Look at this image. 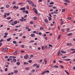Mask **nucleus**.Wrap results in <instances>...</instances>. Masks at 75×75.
<instances>
[{"instance_id":"1","label":"nucleus","mask_w":75,"mask_h":75,"mask_svg":"<svg viewBox=\"0 0 75 75\" xmlns=\"http://www.w3.org/2000/svg\"><path fill=\"white\" fill-rule=\"evenodd\" d=\"M33 11H34L35 13L36 14H38L37 10V9H35V8H33Z\"/></svg>"},{"instance_id":"2","label":"nucleus","mask_w":75,"mask_h":75,"mask_svg":"<svg viewBox=\"0 0 75 75\" xmlns=\"http://www.w3.org/2000/svg\"><path fill=\"white\" fill-rule=\"evenodd\" d=\"M24 58L25 59H27L28 58V54H26L25 56H24Z\"/></svg>"},{"instance_id":"3","label":"nucleus","mask_w":75,"mask_h":75,"mask_svg":"<svg viewBox=\"0 0 75 75\" xmlns=\"http://www.w3.org/2000/svg\"><path fill=\"white\" fill-rule=\"evenodd\" d=\"M60 21H61V25H62V24H64V21L62 20V19H61Z\"/></svg>"},{"instance_id":"4","label":"nucleus","mask_w":75,"mask_h":75,"mask_svg":"<svg viewBox=\"0 0 75 75\" xmlns=\"http://www.w3.org/2000/svg\"><path fill=\"white\" fill-rule=\"evenodd\" d=\"M27 2H28V3H29V4H33V2L31 1H29V0H27Z\"/></svg>"},{"instance_id":"5","label":"nucleus","mask_w":75,"mask_h":75,"mask_svg":"<svg viewBox=\"0 0 75 75\" xmlns=\"http://www.w3.org/2000/svg\"><path fill=\"white\" fill-rule=\"evenodd\" d=\"M58 10L56 9L55 11H54V13L56 14H58Z\"/></svg>"},{"instance_id":"6","label":"nucleus","mask_w":75,"mask_h":75,"mask_svg":"<svg viewBox=\"0 0 75 75\" xmlns=\"http://www.w3.org/2000/svg\"><path fill=\"white\" fill-rule=\"evenodd\" d=\"M25 7L24 8H20V10H21L22 11H23V10H25Z\"/></svg>"},{"instance_id":"7","label":"nucleus","mask_w":75,"mask_h":75,"mask_svg":"<svg viewBox=\"0 0 75 75\" xmlns=\"http://www.w3.org/2000/svg\"><path fill=\"white\" fill-rule=\"evenodd\" d=\"M64 1L65 2H66L67 3H70V1L68 0H64Z\"/></svg>"},{"instance_id":"8","label":"nucleus","mask_w":75,"mask_h":75,"mask_svg":"<svg viewBox=\"0 0 75 75\" xmlns=\"http://www.w3.org/2000/svg\"><path fill=\"white\" fill-rule=\"evenodd\" d=\"M18 53V51L17 50H16L15 52H14V55H16L17 54V53Z\"/></svg>"},{"instance_id":"9","label":"nucleus","mask_w":75,"mask_h":75,"mask_svg":"<svg viewBox=\"0 0 75 75\" xmlns=\"http://www.w3.org/2000/svg\"><path fill=\"white\" fill-rule=\"evenodd\" d=\"M44 62H45V64H47V58H45L44 59Z\"/></svg>"},{"instance_id":"10","label":"nucleus","mask_w":75,"mask_h":75,"mask_svg":"<svg viewBox=\"0 0 75 75\" xmlns=\"http://www.w3.org/2000/svg\"><path fill=\"white\" fill-rule=\"evenodd\" d=\"M31 5L33 7H36L37 6H36V5L34 4L33 2L32 3Z\"/></svg>"},{"instance_id":"11","label":"nucleus","mask_w":75,"mask_h":75,"mask_svg":"<svg viewBox=\"0 0 75 75\" xmlns=\"http://www.w3.org/2000/svg\"><path fill=\"white\" fill-rule=\"evenodd\" d=\"M11 40V38H9L8 39H7V41H10Z\"/></svg>"},{"instance_id":"12","label":"nucleus","mask_w":75,"mask_h":75,"mask_svg":"<svg viewBox=\"0 0 75 75\" xmlns=\"http://www.w3.org/2000/svg\"><path fill=\"white\" fill-rule=\"evenodd\" d=\"M61 52H62V53H63V54H65L66 53V52L64 51H63V50H61Z\"/></svg>"},{"instance_id":"13","label":"nucleus","mask_w":75,"mask_h":75,"mask_svg":"<svg viewBox=\"0 0 75 75\" xmlns=\"http://www.w3.org/2000/svg\"><path fill=\"white\" fill-rule=\"evenodd\" d=\"M35 71V70L34 69L32 70L31 71V73H34V72Z\"/></svg>"},{"instance_id":"14","label":"nucleus","mask_w":75,"mask_h":75,"mask_svg":"<svg viewBox=\"0 0 75 75\" xmlns=\"http://www.w3.org/2000/svg\"><path fill=\"white\" fill-rule=\"evenodd\" d=\"M65 61H71V59H65Z\"/></svg>"},{"instance_id":"15","label":"nucleus","mask_w":75,"mask_h":75,"mask_svg":"<svg viewBox=\"0 0 75 75\" xmlns=\"http://www.w3.org/2000/svg\"><path fill=\"white\" fill-rule=\"evenodd\" d=\"M45 21L47 23H48V20L46 19H45Z\"/></svg>"},{"instance_id":"16","label":"nucleus","mask_w":75,"mask_h":75,"mask_svg":"<svg viewBox=\"0 0 75 75\" xmlns=\"http://www.w3.org/2000/svg\"><path fill=\"white\" fill-rule=\"evenodd\" d=\"M35 35L34 34H32L30 35L31 37H34V36H35Z\"/></svg>"},{"instance_id":"17","label":"nucleus","mask_w":75,"mask_h":75,"mask_svg":"<svg viewBox=\"0 0 75 75\" xmlns=\"http://www.w3.org/2000/svg\"><path fill=\"white\" fill-rule=\"evenodd\" d=\"M61 35H59L58 37L57 38V40H59V38H61Z\"/></svg>"},{"instance_id":"18","label":"nucleus","mask_w":75,"mask_h":75,"mask_svg":"<svg viewBox=\"0 0 75 75\" xmlns=\"http://www.w3.org/2000/svg\"><path fill=\"white\" fill-rule=\"evenodd\" d=\"M8 48H7V47H6L5 48V51H6V52H8Z\"/></svg>"},{"instance_id":"19","label":"nucleus","mask_w":75,"mask_h":75,"mask_svg":"<svg viewBox=\"0 0 75 75\" xmlns=\"http://www.w3.org/2000/svg\"><path fill=\"white\" fill-rule=\"evenodd\" d=\"M45 72H46L45 71L43 72H42V73H41V74L42 75H44V74H45V73H46Z\"/></svg>"},{"instance_id":"20","label":"nucleus","mask_w":75,"mask_h":75,"mask_svg":"<svg viewBox=\"0 0 75 75\" xmlns=\"http://www.w3.org/2000/svg\"><path fill=\"white\" fill-rule=\"evenodd\" d=\"M59 54H60V51L59 50L58 52L57 56H58V57H59Z\"/></svg>"},{"instance_id":"21","label":"nucleus","mask_w":75,"mask_h":75,"mask_svg":"<svg viewBox=\"0 0 75 75\" xmlns=\"http://www.w3.org/2000/svg\"><path fill=\"white\" fill-rule=\"evenodd\" d=\"M67 35V36H70V35H72V33H70L68 34Z\"/></svg>"},{"instance_id":"22","label":"nucleus","mask_w":75,"mask_h":75,"mask_svg":"<svg viewBox=\"0 0 75 75\" xmlns=\"http://www.w3.org/2000/svg\"><path fill=\"white\" fill-rule=\"evenodd\" d=\"M16 64L17 65H20V63L19 62H18L16 63Z\"/></svg>"},{"instance_id":"23","label":"nucleus","mask_w":75,"mask_h":75,"mask_svg":"<svg viewBox=\"0 0 75 75\" xmlns=\"http://www.w3.org/2000/svg\"><path fill=\"white\" fill-rule=\"evenodd\" d=\"M40 30H44V28L42 27H41L40 28Z\"/></svg>"},{"instance_id":"24","label":"nucleus","mask_w":75,"mask_h":75,"mask_svg":"<svg viewBox=\"0 0 75 75\" xmlns=\"http://www.w3.org/2000/svg\"><path fill=\"white\" fill-rule=\"evenodd\" d=\"M6 8H9L10 7V5H7L6 6Z\"/></svg>"},{"instance_id":"25","label":"nucleus","mask_w":75,"mask_h":75,"mask_svg":"<svg viewBox=\"0 0 75 75\" xmlns=\"http://www.w3.org/2000/svg\"><path fill=\"white\" fill-rule=\"evenodd\" d=\"M54 68H59V67L57 65H55L53 67Z\"/></svg>"},{"instance_id":"26","label":"nucleus","mask_w":75,"mask_h":75,"mask_svg":"<svg viewBox=\"0 0 75 75\" xmlns=\"http://www.w3.org/2000/svg\"><path fill=\"white\" fill-rule=\"evenodd\" d=\"M13 62H16L17 61V60H16V59H13Z\"/></svg>"},{"instance_id":"27","label":"nucleus","mask_w":75,"mask_h":75,"mask_svg":"<svg viewBox=\"0 0 75 75\" xmlns=\"http://www.w3.org/2000/svg\"><path fill=\"white\" fill-rule=\"evenodd\" d=\"M48 17L49 18V21H51V20H52V18H51V17Z\"/></svg>"},{"instance_id":"28","label":"nucleus","mask_w":75,"mask_h":75,"mask_svg":"<svg viewBox=\"0 0 75 75\" xmlns=\"http://www.w3.org/2000/svg\"><path fill=\"white\" fill-rule=\"evenodd\" d=\"M17 23V21H15L14 22V24H16Z\"/></svg>"},{"instance_id":"29","label":"nucleus","mask_w":75,"mask_h":75,"mask_svg":"<svg viewBox=\"0 0 75 75\" xmlns=\"http://www.w3.org/2000/svg\"><path fill=\"white\" fill-rule=\"evenodd\" d=\"M23 64H24V65H28V63L24 62Z\"/></svg>"},{"instance_id":"30","label":"nucleus","mask_w":75,"mask_h":75,"mask_svg":"<svg viewBox=\"0 0 75 75\" xmlns=\"http://www.w3.org/2000/svg\"><path fill=\"white\" fill-rule=\"evenodd\" d=\"M22 4H23V2H20L18 4V5H21Z\"/></svg>"},{"instance_id":"31","label":"nucleus","mask_w":75,"mask_h":75,"mask_svg":"<svg viewBox=\"0 0 75 75\" xmlns=\"http://www.w3.org/2000/svg\"><path fill=\"white\" fill-rule=\"evenodd\" d=\"M17 72H18V71L17 70H15L14 72V74H17Z\"/></svg>"},{"instance_id":"32","label":"nucleus","mask_w":75,"mask_h":75,"mask_svg":"<svg viewBox=\"0 0 75 75\" xmlns=\"http://www.w3.org/2000/svg\"><path fill=\"white\" fill-rule=\"evenodd\" d=\"M13 44H17V42H16V41H13Z\"/></svg>"},{"instance_id":"33","label":"nucleus","mask_w":75,"mask_h":75,"mask_svg":"<svg viewBox=\"0 0 75 75\" xmlns=\"http://www.w3.org/2000/svg\"><path fill=\"white\" fill-rule=\"evenodd\" d=\"M65 71L67 75H69V73H68V71L67 70H65Z\"/></svg>"},{"instance_id":"34","label":"nucleus","mask_w":75,"mask_h":75,"mask_svg":"<svg viewBox=\"0 0 75 75\" xmlns=\"http://www.w3.org/2000/svg\"><path fill=\"white\" fill-rule=\"evenodd\" d=\"M26 8L28 10H29V6L28 5L26 6Z\"/></svg>"},{"instance_id":"35","label":"nucleus","mask_w":75,"mask_h":75,"mask_svg":"<svg viewBox=\"0 0 75 75\" xmlns=\"http://www.w3.org/2000/svg\"><path fill=\"white\" fill-rule=\"evenodd\" d=\"M25 69H26V70H27H27H29V69H29V68L28 67L25 68Z\"/></svg>"},{"instance_id":"36","label":"nucleus","mask_w":75,"mask_h":75,"mask_svg":"<svg viewBox=\"0 0 75 75\" xmlns=\"http://www.w3.org/2000/svg\"><path fill=\"white\" fill-rule=\"evenodd\" d=\"M33 19L34 20H37V17H35L33 18Z\"/></svg>"},{"instance_id":"37","label":"nucleus","mask_w":75,"mask_h":75,"mask_svg":"<svg viewBox=\"0 0 75 75\" xmlns=\"http://www.w3.org/2000/svg\"><path fill=\"white\" fill-rule=\"evenodd\" d=\"M44 48H45V47L44 46H42V50H43Z\"/></svg>"},{"instance_id":"38","label":"nucleus","mask_w":75,"mask_h":75,"mask_svg":"<svg viewBox=\"0 0 75 75\" xmlns=\"http://www.w3.org/2000/svg\"><path fill=\"white\" fill-rule=\"evenodd\" d=\"M12 21H13V20H11V21H9L8 22V23H10Z\"/></svg>"},{"instance_id":"39","label":"nucleus","mask_w":75,"mask_h":75,"mask_svg":"<svg viewBox=\"0 0 75 75\" xmlns=\"http://www.w3.org/2000/svg\"><path fill=\"white\" fill-rule=\"evenodd\" d=\"M54 2H52L51 3H49L50 4H54Z\"/></svg>"},{"instance_id":"40","label":"nucleus","mask_w":75,"mask_h":75,"mask_svg":"<svg viewBox=\"0 0 75 75\" xmlns=\"http://www.w3.org/2000/svg\"><path fill=\"white\" fill-rule=\"evenodd\" d=\"M21 48H24V45H21Z\"/></svg>"},{"instance_id":"41","label":"nucleus","mask_w":75,"mask_h":75,"mask_svg":"<svg viewBox=\"0 0 75 75\" xmlns=\"http://www.w3.org/2000/svg\"><path fill=\"white\" fill-rule=\"evenodd\" d=\"M29 63H31L32 62V61L31 60H30L28 61Z\"/></svg>"},{"instance_id":"42","label":"nucleus","mask_w":75,"mask_h":75,"mask_svg":"<svg viewBox=\"0 0 75 75\" xmlns=\"http://www.w3.org/2000/svg\"><path fill=\"white\" fill-rule=\"evenodd\" d=\"M11 17H8L7 18V20H10V19H11Z\"/></svg>"},{"instance_id":"43","label":"nucleus","mask_w":75,"mask_h":75,"mask_svg":"<svg viewBox=\"0 0 75 75\" xmlns=\"http://www.w3.org/2000/svg\"><path fill=\"white\" fill-rule=\"evenodd\" d=\"M7 68H6L5 70V72H7Z\"/></svg>"},{"instance_id":"44","label":"nucleus","mask_w":75,"mask_h":75,"mask_svg":"<svg viewBox=\"0 0 75 75\" xmlns=\"http://www.w3.org/2000/svg\"><path fill=\"white\" fill-rule=\"evenodd\" d=\"M26 14H28V10H26L25 12Z\"/></svg>"},{"instance_id":"45","label":"nucleus","mask_w":75,"mask_h":75,"mask_svg":"<svg viewBox=\"0 0 75 75\" xmlns=\"http://www.w3.org/2000/svg\"><path fill=\"white\" fill-rule=\"evenodd\" d=\"M69 46H72V44L71 43H69Z\"/></svg>"},{"instance_id":"46","label":"nucleus","mask_w":75,"mask_h":75,"mask_svg":"<svg viewBox=\"0 0 75 75\" xmlns=\"http://www.w3.org/2000/svg\"><path fill=\"white\" fill-rule=\"evenodd\" d=\"M53 8L54 9H57V8L55 6H53Z\"/></svg>"},{"instance_id":"47","label":"nucleus","mask_w":75,"mask_h":75,"mask_svg":"<svg viewBox=\"0 0 75 75\" xmlns=\"http://www.w3.org/2000/svg\"><path fill=\"white\" fill-rule=\"evenodd\" d=\"M65 11V9H62V12H64Z\"/></svg>"},{"instance_id":"48","label":"nucleus","mask_w":75,"mask_h":75,"mask_svg":"<svg viewBox=\"0 0 75 75\" xmlns=\"http://www.w3.org/2000/svg\"><path fill=\"white\" fill-rule=\"evenodd\" d=\"M70 30V29H69V28H68L67 29V31H69Z\"/></svg>"},{"instance_id":"49","label":"nucleus","mask_w":75,"mask_h":75,"mask_svg":"<svg viewBox=\"0 0 75 75\" xmlns=\"http://www.w3.org/2000/svg\"><path fill=\"white\" fill-rule=\"evenodd\" d=\"M33 57L34 56L33 54H31L30 56V57H31V58H33Z\"/></svg>"},{"instance_id":"50","label":"nucleus","mask_w":75,"mask_h":75,"mask_svg":"<svg viewBox=\"0 0 75 75\" xmlns=\"http://www.w3.org/2000/svg\"><path fill=\"white\" fill-rule=\"evenodd\" d=\"M21 52L22 53H23V52H25V51H23V50H22V51H21Z\"/></svg>"},{"instance_id":"51","label":"nucleus","mask_w":75,"mask_h":75,"mask_svg":"<svg viewBox=\"0 0 75 75\" xmlns=\"http://www.w3.org/2000/svg\"><path fill=\"white\" fill-rule=\"evenodd\" d=\"M29 28V27H28V26H26V30H28Z\"/></svg>"},{"instance_id":"52","label":"nucleus","mask_w":75,"mask_h":75,"mask_svg":"<svg viewBox=\"0 0 75 75\" xmlns=\"http://www.w3.org/2000/svg\"><path fill=\"white\" fill-rule=\"evenodd\" d=\"M49 47H52V45L51 44H49Z\"/></svg>"},{"instance_id":"53","label":"nucleus","mask_w":75,"mask_h":75,"mask_svg":"<svg viewBox=\"0 0 75 75\" xmlns=\"http://www.w3.org/2000/svg\"><path fill=\"white\" fill-rule=\"evenodd\" d=\"M40 67V65H38L37 67H36V68H38Z\"/></svg>"},{"instance_id":"54","label":"nucleus","mask_w":75,"mask_h":75,"mask_svg":"<svg viewBox=\"0 0 75 75\" xmlns=\"http://www.w3.org/2000/svg\"><path fill=\"white\" fill-rule=\"evenodd\" d=\"M4 35H8V33H5Z\"/></svg>"},{"instance_id":"55","label":"nucleus","mask_w":75,"mask_h":75,"mask_svg":"<svg viewBox=\"0 0 75 75\" xmlns=\"http://www.w3.org/2000/svg\"><path fill=\"white\" fill-rule=\"evenodd\" d=\"M60 67H61V68H62L63 69H64V67L62 65H60Z\"/></svg>"},{"instance_id":"56","label":"nucleus","mask_w":75,"mask_h":75,"mask_svg":"<svg viewBox=\"0 0 75 75\" xmlns=\"http://www.w3.org/2000/svg\"><path fill=\"white\" fill-rule=\"evenodd\" d=\"M49 7H52L53 6V5H49Z\"/></svg>"},{"instance_id":"57","label":"nucleus","mask_w":75,"mask_h":75,"mask_svg":"<svg viewBox=\"0 0 75 75\" xmlns=\"http://www.w3.org/2000/svg\"><path fill=\"white\" fill-rule=\"evenodd\" d=\"M10 13H8L7 14V16H10Z\"/></svg>"},{"instance_id":"58","label":"nucleus","mask_w":75,"mask_h":75,"mask_svg":"<svg viewBox=\"0 0 75 75\" xmlns=\"http://www.w3.org/2000/svg\"><path fill=\"white\" fill-rule=\"evenodd\" d=\"M70 50L71 51H74V50H75L74 49H71Z\"/></svg>"},{"instance_id":"59","label":"nucleus","mask_w":75,"mask_h":75,"mask_svg":"<svg viewBox=\"0 0 75 75\" xmlns=\"http://www.w3.org/2000/svg\"><path fill=\"white\" fill-rule=\"evenodd\" d=\"M67 56H64L63 57H62V58H66Z\"/></svg>"},{"instance_id":"60","label":"nucleus","mask_w":75,"mask_h":75,"mask_svg":"<svg viewBox=\"0 0 75 75\" xmlns=\"http://www.w3.org/2000/svg\"><path fill=\"white\" fill-rule=\"evenodd\" d=\"M3 41V39H1V40H0V42H2V41Z\"/></svg>"},{"instance_id":"61","label":"nucleus","mask_w":75,"mask_h":75,"mask_svg":"<svg viewBox=\"0 0 75 75\" xmlns=\"http://www.w3.org/2000/svg\"><path fill=\"white\" fill-rule=\"evenodd\" d=\"M19 20L20 21H24V20L23 19H19Z\"/></svg>"},{"instance_id":"62","label":"nucleus","mask_w":75,"mask_h":75,"mask_svg":"<svg viewBox=\"0 0 75 75\" xmlns=\"http://www.w3.org/2000/svg\"><path fill=\"white\" fill-rule=\"evenodd\" d=\"M74 53H75V50L74 51L71 52L72 54H74Z\"/></svg>"},{"instance_id":"63","label":"nucleus","mask_w":75,"mask_h":75,"mask_svg":"<svg viewBox=\"0 0 75 75\" xmlns=\"http://www.w3.org/2000/svg\"><path fill=\"white\" fill-rule=\"evenodd\" d=\"M62 31L63 32H65V31H64V29H62Z\"/></svg>"},{"instance_id":"64","label":"nucleus","mask_w":75,"mask_h":75,"mask_svg":"<svg viewBox=\"0 0 75 75\" xmlns=\"http://www.w3.org/2000/svg\"><path fill=\"white\" fill-rule=\"evenodd\" d=\"M41 34H42V33H41L39 32V35H41Z\"/></svg>"}]
</instances>
